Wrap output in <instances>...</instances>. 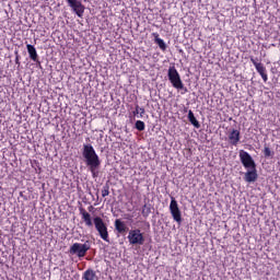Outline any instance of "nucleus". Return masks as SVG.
<instances>
[{
	"label": "nucleus",
	"instance_id": "obj_6",
	"mask_svg": "<svg viewBox=\"0 0 280 280\" xmlns=\"http://www.w3.org/2000/svg\"><path fill=\"white\" fill-rule=\"evenodd\" d=\"M170 212L173 220L177 222V224L183 223V214L180 212V208H178V201H176V198L174 197H171Z\"/></svg>",
	"mask_w": 280,
	"mask_h": 280
},
{
	"label": "nucleus",
	"instance_id": "obj_15",
	"mask_svg": "<svg viewBox=\"0 0 280 280\" xmlns=\"http://www.w3.org/2000/svg\"><path fill=\"white\" fill-rule=\"evenodd\" d=\"M188 121H190L191 126H194V128H200V121H198V119L196 118V116L194 115V112L190 109L188 110Z\"/></svg>",
	"mask_w": 280,
	"mask_h": 280
},
{
	"label": "nucleus",
	"instance_id": "obj_19",
	"mask_svg": "<svg viewBox=\"0 0 280 280\" xmlns=\"http://www.w3.org/2000/svg\"><path fill=\"white\" fill-rule=\"evenodd\" d=\"M135 128L136 130H139V132H143V130H145V122H143L142 120H137L135 124Z\"/></svg>",
	"mask_w": 280,
	"mask_h": 280
},
{
	"label": "nucleus",
	"instance_id": "obj_4",
	"mask_svg": "<svg viewBox=\"0 0 280 280\" xmlns=\"http://www.w3.org/2000/svg\"><path fill=\"white\" fill-rule=\"evenodd\" d=\"M127 238L129 240V244H131V246H143V244H145V237L139 229L130 230Z\"/></svg>",
	"mask_w": 280,
	"mask_h": 280
},
{
	"label": "nucleus",
	"instance_id": "obj_13",
	"mask_svg": "<svg viewBox=\"0 0 280 280\" xmlns=\"http://www.w3.org/2000/svg\"><path fill=\"white\" fill-rule=\"evenodd\" d=\"M115 229L120 234H124L128 231V226H126V223H124V221H121L120 219L115 220Z\"/></svg>",
	"mask_w": 280,
	"mask_h": 280
},
{
	"label": "nucleus",
	"instance_id": "obj_26",
	"mask_svg": "<svg viewBox=\"0 0 280 280\" xmlns=\"http://www.w3.org/2000/svg\"><path fill=\"white\" fill-rule=\"evenodd\" d=\"M36 62V66L39 68V69H43V67L40 66V60H38V58H37V61H35Z\"/></svg>",
	"mask_w": 280,
	"mask_h": 280
},
{
	"label": "nucleus",
	"instance_id": "obj_1",
	"mask_svg": "<svg viewBox=\"0 0 280 280\" xmlns=\"http://www.w3.org/2000/svg\"><path fill=\"white\" fill-rule=\"evenodd\" d=\"M82 156L93 178H97L100 176V167H102V160H100L95 149L91 144H83Z\"/></svg>",
	"mask_w": 280,
	"mask_h": 280
},
{
	"label": "nucleus",
	"instance_id": "obj_12",
	"mask_svg": "<svg viewBox=\"0 0 280 280\" xmlns=\"http://www.w3.org/2000/svg\"><path fill=\"white\" fill-rule=\"evenodd\" d=\"M80 213L82 220L85 222L86 226H93V220L91 219V213H89L84 208H80Z\"/></svg>",
	"mask_w": 280,
	"mask_h": 280
},
{
	"label": "nucleus",
	"instance_id": "obj_22",
	"mask_svg": "<svg viewBox=\"0 0 280 280\" xmlns=\"http://www.w3.org/2000/svg\"><path fill=\"white\" fill-rule=\"evenodd\" d=\"M256 71L259 73V75H262V73H266V67H264V63H260L256 67Z\"/></svg>",
	"mask_w": 280,
	"mask_h": 280
},
{
	"label": "nucleus",
	"instance_id": "obj_23",
	"mask_svg": "<svg viewBox=\"0 0 280 280\" xmlns=\"http://www.w3.org/2000/svg\"><path fill=\"white\" fill-rule=\"evenodd\" d=\"M15 65H18V67H21V61L20 58L21 56L19 55V50H15Z\"/></svg>",
	"mask_w": 280,
	"mask_h": 280
},
{
	"label": "nucleus",
	"instance_id": "obj_9",
	"mask_svg": "<svg viewBox=\"0 0 280 280\" xmlns=\"http://www.w3.org/2000/svg\"><path fill=\"white\" fill-rule=\"evenodd\" d=\"M257 178H259V175L257 174V166L247 168V172L244 175L245 183H255L257 182Z\"/></svg>",
	"mask_w": 280,
	"mask_h": 280
},
{
	"label": "nucleus",
	"instance_id": "obj_11",
	"mask_svg": "<svg viewBox=\"0 0 280 280\" xmlns=\"http://www.w3.org/2000/svg\"><path fill=\"white\" fill-rule=\"evenodd\" d=\"M28 57L33 60V62H38V52L36 51V47L34 45H26Z\"/></svg>",
	"mask_w": 280,
	"mask_h": 280
},
{
	"label": "nucleus",
	"instance_id": "obj_3",
	"mask_svg": "<svg viewBox=\"0 0 280 280\" xmlns=\"http://www.w3.org/2000/svg\"><path fill=\"white\" fill-rule=\"evenodd\" d=\"M91 250V241H86L84 244L74 243L70 246V255H77V257H86V253Z\"/></svg>",
	"mask_w": 280,
	"mask_h": 280
},
{
	"label": "nucleus",
	"instance_id": "obj_24",
	"mask_svg": "<svg viewBox=\"0 0 280 280\" xmlns=\"http://www.w3.org/2000/svg\"><path fill=\"white\" fill-rule=\"evenodd\" d=\"M257 58L255 59V58H250V62L254 65V67H256L257 68V66H259V65H261V62H257Z\"/></svg>",
	"mask_w": 280,
	"mask_h": 280
},
{
	"label": "nucleus",
	"instance_id": "obj_17",
	"mask_svg": "<svg viewBox=\"0 0 280 280\" xmlns=\"http://www.w3.org/2000/svg\"><path fill=\"white\" fill-rule=\"evenodd\" d=\"M264 156L265 159H275V151L270 150L268 144H265Z\"/></svg>",
	"mask_w": 280,
	"mask_h": 280
},
{
	"label": "nucleus",
	"instance_id": "obj_16",
	"mask_svg": "<svg viewBox=\"0 0 280 280\" xmlns=\"http://www.w3.org/2000/svg\"><path fill=\"white\" fill-rule=\"evenodd\" d=\"M154 36V40L156 43V45L160 47V49H162V51H165L167 49V44H165V42L159 37L158 33H153Z\"/></svg>",
	"mask_w": 280,
	"mask_h": 280
},
{
	"label": "nucleus",
	"instance_id": "obj_5",
	"mask_svg": "<svg viewBox=\"0 0 280 280\" xmlns=\"http://www.w3.org/2000/svg\"><path fill=\"white\" fill-rule=\"evenodd\" d=\"M94 225L96 231L100 234V237L104 240V242H109L108 240V228L106 226V223H104V220L101 217L94 218Z\"/></svg>",
	"mask_w": 280,
	"mask_h": 280
},
{
	"label": "nucleus",
	"instance_id": "obj_20",
	"mask_svg": "<svg viewBox=\"0 0 280 280\" xmlns=\"http://www.w3.org/2000/svg\"><path fill=\"white\" fill-rule=\"evenodd\" d=\"M139 113H140V117H143V115H145V108L139 107V105H137L136 110L133 112V115H139Z\"/></svg>",
	"mask_w": 280,
	"mask_h": 280
},
{
	"label": "nucleus",
	"instance_id": "obj_21",
	"mask_svg": "<svg viewBox=\"0 0 280 280\" xmlns=\"http://www.w3.org/2000/svg\"><path fill=\"white\" fill-rule=\"evenodd\" d=\"M109 189H110V186L108 184H106L103 187V189H102V197L103 198H106V196H108L110 194Z\"/></svg>",
	"mask_w": 280,
	"mask_h": 280
},
{
	"label": "nucleus",
	"instance_id": "obj_25",
	"mask_svg": "<svg viewBox=\"0 0 280 280\" xmlns=\"http://www.w3.org/2000/svg\"><path fill=\"white\" fill-rule=\"evenodd\" d=\"M264 82H268V74H266V72H264L262 74H260Z\"/></svg>",
	"mask_w": 280,
	"mask_h": 280
},
{
	"label": "nucleus",
	"instance_id": "obj_8",
	"mask_svg": "<svg viewBox=\"0 0 280 280\" xmlns=\"http://www.w3.org/2000/svg\"><path fill=\"white\" fill-rule=\"evenodd\" d=\"M240 159H241V163H242L243 167H245V170H250L253 167H257V163H255V160L253 159L252 155H249L248 152L241 150Z\"/></svg>",
	"mask_w": 280,
	"mask_h": 280
},
{
	"label": "nucleus",
	"instance_id": "obj_18",
	"mask_svg": "<svg viewBox=\"0 0 280 280\" xmlns=\"http://www.w3.org/2000/svg\"><path fill=\"white\" fill-rule=\"evenodd\" d=\"M150 213H152V206L145 203V205L142 207V215H143V218H148V217L150 215Z\"/></svg>",
	"mask_w": 280,
	"mask_h": 280
},
{
	"label": "nucleus",
	"instance_id": "obj_10",
	"mask_svg": "<svg viewBox=\"0 0 280 280\" xmlns=\"http://www.w3.org/2000/svg\"><path fill=\"white\" fill-rule=\"evenodd\" d=\"M240 139H241V132L237 129H233L230 133H229V140L231 145H237V143H240Z\"/></svg>",
	"mask_w": 280,
	"mask_h": 280
},
{
	"label": "nucleus",
	"instance_id": "obj_14",
	"mask_svg": "<svg viewBox=\"0 0 280 280\" xmlns=\"http://www.w3.org/2000/svg\"><path fill=\"white\" fill-rule=\"evenodd\" d=\"M83 280H97V273L93 269H86L82 276Z\"/></svg>",
	"mask_w": 280,
	"mask_h": 280
},
{
	"label": "nucleus",
	"instance_id": "obj_2",
	"mask_svg": "<svg viewBox=\"0 0 280 280\" xmlns=\"http://www.w3.org/2000/svg\"><path fill=\"white\" fill-rule=\"evenodd\" d=\"M167 78L174 89H177L178 91H184L187 93V88H185V84H183V80L180 79V74L178 73V70H176V67L171 66L167 71Z\"/></svg>",
	"mask_w": 280,
	"mask_h": 280
},
{
	"label": "nucleus",
	"instance_id": "obj_7",
	"mask_svg": "<svg viewBox=\"0 0 280 280\" xmlns=\"http://www.w3.org/2000/svg\"><path fill=\"white\" fill-rule=\"evenodd\" d=\"M69 8H71L72 12L79 16V19H82L84 16V10L86 8L84 4H82V1L80 0H66Z\"/></svg>",
	"mask_w": 280,
	"mask_h": 280
}]
</instances>
